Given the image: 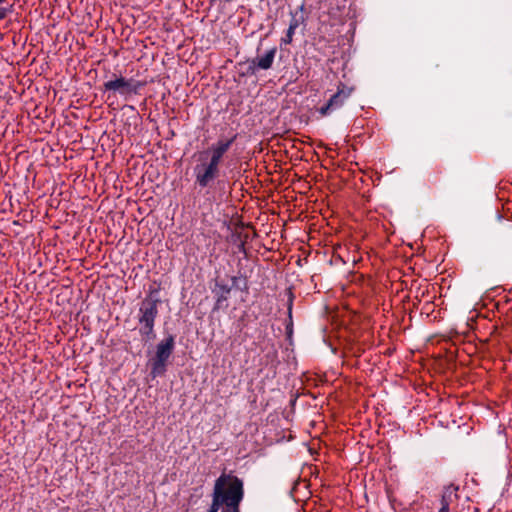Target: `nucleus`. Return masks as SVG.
Returning <instances> with one entry per match:
<instances>
[{
	"label": "nucleus",
	"instance_id": "nucleus-12",
	"mask_svg": "<svg viewBox=\"0 0 512 512\" xmlns=\"http://www.w3.org/2000/svg\"><path fill=\"white\" fill-rule=\"evenodd\" d=\"M298 26H299V21L295 17H293L289 23L288 29H292L295 31L298 28Z\"/></svg>",
	"mask_w": 512,
	"mask_h": 512
},
{
	"label": "nucleus",
	"instance_id": "nucleus-3",
	"mask_svg": "<svg viewBox=\"0 0 512 512\" xmlns=\"http://www.w3.org/2000/svg\"><path fill=\"white\" fill-rule=\"evenodd\" d=\"M160 300L151 295L145 297L139 304L138 322L139 334L146 340L155 338V320L158 316V304Z\"/></svg>",
	"mask_w": 512,
	"mask_h": 512
},
{
	"label": "nucleus",
	"instance_id": "nucleus-5",
	"mask_svg": "<svg viewBox=\"0 0 512 512\" xmlns=\"http://www.w3.org/2000/svg\"><path fill=\"white\" fill-rule=\"evenodd\" d=\"M175 348V337L170 334L156 345L154 356L149 360L150 374L152 378L162 376L166 372V367L170 356Z\"/></svg>",
	"mask_w": 512,
	"mask_h": 512
},
{
	"label": "nucleus",
	"instance_id": "nucleus-14",
	"mask_svg": "<svg viewBox=\"0 0 512 512\" xmlns=\"http://www.w3.org/2000/svg\"><path fill=\"white\" fill-rule=\"evenodd\" d=\"M288 313H289V318L291 319L292 318V303H290V305L288 307Z\"/></svg>",
	"mask_w": 512,
	"mask_h": 512
},
{
	"label": "nucleus",
	"instance_id": "nucleus-1",
	"mask_svg": "<svg viewBox=\"0 0 512 512\" xmlns=\"http://www.w3.org/2000/svg\"><path fill=\"white\" fill-rule=\"evenodd\" d=\"M235 139L236 135L229 139H219L207 150L199 153L197 163L193 167V176L197 187L205 189L212 186L220 174L222 159Z\"/></svg>",
	"mask_w": 512,
	"mask_h": 512
},
{
	"label": "nucleus",
	"instance_id": "nucleus-4",
	"mask_svg": "<svg viewBox=\"0 0 512 512\" xmlns=\"http://www.w3.org/2000/svg\"><path fill=\"white\" fill-rule=\"evenodd\" d=\"M103 84V91L108 93L107 99L115 98L118 94L123 100L129 101L138 95L144 87V83L134 78L116 76Z\"/></svg>",
	"mask_w": 512,
	"mask_h": 512
},
{
	"label": "nucleus",
	"instance_id": "nucleus-2",
	"mask_svg": "<svg viewBox=\"0 0 512 512\" xmlns=\"http://www.w3.org/2000/svg\"><path fill=\"white\" fill-rule=\"evenodd\" d=\"M243 498V481L232 473L223 472L215 480L212 503L207 512H240Z\"/></svg>",
	"mask_w": 512,
	"mask_h": 512
},
{
	"label": "nucleus",
	"instance_id": "nucleus-7",
	"mask_svg": "<svg viewBox=\"0 0 512 512\" xmlns=\"http://www.w3.org/2000/svg\"><path fill=\"white\" fill-rule=\"evenodd\" d=\"M353 92L352 87H348L343 83H339L337 91L328 100V102L320 107L317 111L324 117L330 115L332 112L340 109L345 101L351 96Z\"/></svg>",
	"mask_w": 512,
	"mask_h": 512
},
{
	"label": "nucleus",
	"instance_id": "nucleus-11",
	"mask_svg": "<svg viewBox=\"0 0 512 512\" xmlns=\"http://www.w3.org/2000/svg\"><path fill=\"white\" fill-rule=\"evenodd\" d=\"M295 34V31L292 29H287L286 35L281 39L282 44H290L293 40V35Z\"/></svg>",
	"mask_w": 512,
	"mask_h": 512
},
{
	"label": "nucleus",
	"instance_id": "nucleus-13",
	"mask_svg": "<svg viewBox=\"0 0 512 512\" xmlns=\"http://www.w3.org/2000/svg\"><path fill=\"white\" fill-rule=\"evenodd\" d=\"M450 511V505L441 504V508L439 512H449Z\"/></svg>",
	"mask_w": 512,
	"mask_h": 512
},
{
	"label": "nucleus",
	"instance_id": "nucleus-9",
	"mask_svg": "<svg viewBox=\"0 0 512 512\" xmlns=\"http://www.w3.org/2000/svg\"><path fill=\"white\" fill-rule=\"evenodd\" d=\"M457 491V486L449 485L445 487L441 496L440 503L451 505L452 503L456 502L458 499Z\"/></svg>",
	"mask_w": 512,
	"mask_h": 512
},
{
	"label": "nucleus",
	"instance_id": "nucleus-10",
	"mask_svg": "<svg viewBox=\"0 0 512 512\" xmlns=\"http://www.w3.org/2000/svg\"><path fill=\"white\" fill-rule=\"evenodd\" d=\"M7 0H0V21L5 19L14 10L12 4L6 5Z\"/></svg>",
	"mask_w": 512,
	"mask_h": 512
},
{
	"label": "nucleus",
	"instance_id": "nucleus-6",
	"mask_svg": "<svg viewBox=\"0 0 512 512\" xmlns=\"http://www.w3.org/2000/svg\"><path fill=\"white\" fill-rule=\"evenodd\" d=\"M232 288H236L242 291L247 290L248 286L246 279L240 276H232L231 285L228 284L224 279H215V286L212 289V293L214 294L216 299L215 309H220L224 306H227V301Z\"/></svg>",
	"mask_w": 512,
	"mask_h": 512
},
{
	"label": "nucleus",
	"instance_id": "nucleus-8",
	"mask_svg": "<svg viewBox=\"0 0 512 512\" xmlns=\"http://www.w3.org/2000/svg\"><path fill=\"white\" fill-rule=\"evenodd\" d=\"M277 49L271 48L262 56H257L248 62L247 74L254 75L258 70H268L272 67Z\"/></svg>",
	"mask_w": 512,
	"mask_h": 512
}]
</instances>
